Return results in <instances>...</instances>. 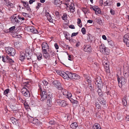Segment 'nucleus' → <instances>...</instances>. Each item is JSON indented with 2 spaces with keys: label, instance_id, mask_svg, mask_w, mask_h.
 <instances>
[{
  "label": "nucleus",
  "instance_id": "f257e3e1",
  "mask_svg": "<svg viewBox=\"0 0 129 129\" xmlns=\"http://www.w3.org/2000/svg\"><path fill=\"white\" fill-rule=\"evenodd\" d=\"M7 53L11 56H14L16 53V51L15 49L12 47H7L6 49Z\"/></svg>",
  "mask_w": 129,
  "mask_h": 129
},
{
  "label": "nucleus",
  "instance_id": "f03ea898",
  "mask_svg": "<svg viewBox=\"0 0 129 129\" xmlns=\"http://www.w3.org/2000/svg\"><path fill=\"white\" fill-rule=\"evenodd\" d=\"M58 75L61 76L64 79H69L72 78L73 73H57Z\"/></svg>",
  "mask_w": 129,
  "mask_h": 129
},
{
  "label": "nucleus",
  "instance_id": "7ed1b4c3",
  "mask_svg": "<svg viewBox=\"0 0 129 129\" xmlns=\"http://www.w3.org/2000/svg\"><path fill=\"white\" fill-rule=\"evenodd\" d=\"M47 98L46 99L47 100L46 103L47 106L49 107H51L52 104V100L53 98L52 94H48Z\"/></svg>",
  "mask_w": 129,
  "mask_h": 129
},
{
  "label": "nucleus",
  "instance_id": "20e7f679",
  "mask_svg": "<svg viewBox=\"0 0 129 129\" xmlns=\"http://www.w3.org/2000/svg\"><path fill=\"white\" fill-rule=\"evenodd\" d=\"M21 92L23 95L26 98L30 97V93L29 90L25 87H23L21 90Z\"/></svg>",
  "mask_w": 129,
  "mask_h": 129
},
{
  "label": "nucleus",
  "instance_id": "39448f33",
  "mask_svg": "<svg viewBox=\"0 0 129 129\" xmlns=\"http://www.w3.org/2000/svg\"><path fill=\"white\" fill-rule=\"evenodd\" d=\"M62 88L61 89H60V90H61L62 93L63 95H64L65 97H66L68 99L70 98V97H72V94L70 92H69L67 90L63 89L62 87Z\"/></svg>",
  "mask_w": 129,
  "mask_h": 129
},
{
  "label": "nucleus",
  "instance_id": "423d86ee",
  "mask_svg": "<svg viewBox=\"0 0 129 129\" xmlns=\"http://www.w3.org/2000/svg\"><path fill=\"white\" fill-rule=\"evenodd\" d=\"M52 84L54 86L59 90L62 88V86L59 81L57 80H54L52 82Z\"/></svg>",
  "mask_w": 129,
  "mask_h": 129
},
{
  "label": "nucleus",
  "instance_id": "0eeeda50",
  "mask_svg": "<svg viewBox=\"0 0 129 129\" xmlns=\"http://www.w3.org/2000/svg\"><path fill=\"white\" fill-rule=\"evenodd\" d=\"M2 60L4 62H10V63H13L14 61L12 59L9 58V56L7 55L5 56H2Z\"/></svg>",
  "mask_w": 129,
  "mask_h": 129
},
{
  "label": "nucleus",
  "instance_id": "6e6552de",
  "mask_svg": "<svg viewBox=\"0 0 129 129\" xmlns=\"http://www.w3.org/2000/svg\"><path fill=\"white\" fill-rule=\"evenodd\" d=\"M56 102L58 105L61 107H64L68 105L67 102L64 100H57L56 101Z\"/></svg>",
  "mask_w": 129,
  "mask_h": 129
},
{
  "label": "nucleus",
  "instance_id": "1a4fd4ad",
  "mask_svg": "<svg viewBox=\"0 0 129 129\" xmlns=\"http://www.w3.org/2000/svg\"><path fill=\"white\" fill-rule=\"evenodd\" d=\"M116 76L119 84H120L121 85H124L126 83L125 79L123 77L120 78L118 75H117Z\"/></svg>",
  "mask_w": 129,
  "mask_h": 129
},
{
  "label": "nucleus",
  "instance_id": "9d476101",
  "mask_svg": "<svg viewBox=\"0 0 129 129\" xmlns=\"http://www.w3.org/2000/svg\"><path fill=\"white\" fill-rule=\"evenodd\" d=\"M42 47V52H46L47 51V50H49V47L48 44L46 42H44L43 43Z\"/></svg>",
  "mask_w": 129,
  "mask_h": 129
},
{
  "label": "nucleus",
  "instance_id": "9b49d317",
  "mask_svg": "<svg viewBox=\"0 0 129 129\" xmlns=\"http://www.w3.org/2000/svg\"><path fill=\"white\" fill-rule=\"evenodd\" d=\"M102 96H100L97 98V100L101 104L103 105H105L106 104V102L102 97Z\"/></svg>",
  "mask_w": 129,
  "mask_h": 129
},
{
  "label": "nucleus",
  "instance_id": "f8f14e48",
  "mask_svg": "<svg viewBox=\"0 0 129 129\" xmlns=\"http://www.w3.org/2000/svg\"><path fill=\"white\" fill-rule=\"evenodd\" d=\"M92 48L90 45H87L84 46L83 50L85 52H90Z\"/></svg>",
  "mask_w": 129,
  "mask_h": 129
},
{
  "label": "nucleus",
  "instance_id": "ddd939ff",
  "mask_svg": "<svg viewBox=\"0 0 129 129\" xmlns=\"http://www.w3.org/2000/svg\"><path fill=\"white\" fill-rule=\"evenodd\" d=\"M48 94L45 91H43L42 92V93L41 94V100L42 101H43L44 100H45L47 98Z\"/></svg>",
  "mask_w": 129,
  "mask_h": 129
},
{
  "label": "nucleus",
  "instance_id": "4468645a",
  "mask_svg": "<svg viewBox=\"0 0 129 129\" xmlns=\"http://www.w3.org/2000/svg\"><path fill=\"white\" fill-rule=\"evenodd\" d=\"M11 20L12 23L16 24L18 23V17H17L15 15L12 16L11 18Z\"/></svg>",
  "mask_w": 129,
  "mask_h": 129
},
{
  "label": "nucleus",
  "instance_id": "2eb2a0df",
  "mask_svg": "<svg viewBox=\"0 0 129 129\" xmlns=\"http://www.w3.org/2000/svg\"><path fill=\"white\" fill-rule=\"evenodd\" d=\"M103 65L104 66V68L105 69L106 72V73H110L109 62H104L103 61Z\"/></svg>",
  "mask_w": 129,
  "mask_h": 129
},
{
  "label": "nucleus",
  "instance_id": "dca6fc26",
  "mask_svg": "<svg viewBox=\"0 0 129 129\" xmlns=\"http://www.w3.org/2000/svg\"><path fill=\"white\" fill-rule=\"evenodd\" d=\"M45 15L47 17V20L50 22H53V19L52 18L50 15L49 14V12L46 11Z\"/></svg>",
  "mask_w": 129,
  "mask_h": 129
},
{
  "label": "nucleus",
  "instance_id": "f3484780",
  "mask_svg": "<svg viewBox=\"0 0 129 129\" xmlns=\"http://www.w3.org/2000/svg\"><path fill=\"white\" fill-rule=\"evenodd\" d=\"M43 52V55L44 57L46 59H50V55L49 53L47 52V51Z\"/></svg>",
  "mask_w": 129,
  "mask_h": 129
},
{
  "label": "nucleus",
  "instance_id": "a211bd4d",
  "mask_svg": "<svg viewBox=\"0 0 129 129\" xmlns=\"http://www.w3.org/2000/svg\"><path fill=\"white\" fill-rule=\"evenodd\" d=\"M3 3L5 5L10 6V7L13 8L14 7L13 4L10 3V2L9 1L4 0Z\"/></svg>",
  "mask_w": 129,
  "mask_h": 129
},
{
  "label": "nucleus",
  "instance_id": "6ab92c4d",
  "mask_svg": "<svg viewBox=\"0 0 129 129\" xmlns=\"http://www.w3.org/2000/svg\"><path fill=\"white\" fill-rule=\"evenodd\" d=\"M25 58V55L24 53L23 52H20V56L19 59L20 60L22 61Z\"/></svg>",
  "mask_w": 129,
  "mask_h": 129
},
{
  "label": "nucleus",
  "instance_id": "aec40b11",
  "mask_svg": "<svg viewBox=\"0 0 129 129\" xmlns=\"http://www.w3.org/2000/svg\"><path fill=\"white\" fill-rule=\"evenodd\" d=\"M106 47L104 44H102L99 46V48L101 52L103 54L104 53V50L106 48Z\"/></svg>",
  "mask_w": 129,
  "mask_h": 129
},
{
  "label": "nucleus",
  "instance_id": "412c9836",
  "mask_svg": "<svg viewBox=\"0 0 129 129\" xmlns=\"http://www.w3.org/2000/svg\"><path fill=\"white\" fill-rule=\"evenodd\" d=\"M69 9L71 12L73 13L75 11V8L74 4H71L70 5Z\"/></svg>",
  "mask_w": 129,
  "mask_h": 129
},
{
  "label": "nucleus",
  "instance_id": "4be33fe9",
  "mask_svg": "<svg viewBox=\"0 0 129 129\" xmlns=\"http://www.w3.org/2000/svg\"><path fill=\"white\" fill-rule=\"evenodd\" d=\"M72 79H78L80 78V76L75 73H73Z\"/></svg>",
  "mask_w": 129,
  "mask_h": 129
},
{
  "label": "nucleus",
  "instance_id": "5701e85b",
  "mask_svg": "<svg viewBox=\"0 0 129 129\" xmlns=\"http://www.w3.org/2000/svg\"><path fill=\"white\" fill-rule=\"evenodd\" d=\"M78 126V124L76 122H74L72 123L70 125L71 127L73 128H76Z\"/></svg>",
  "mask_w": 129,
  "mask_h": 129
},
{
  "label": "nucleus",
  "instance_id": "b1692460",
  "mask_svg": "<svg viewBox=\"0 0 129 129\" xmlns=\"http://www.w3.org/2000/svg\"><path fill=\"white\" fill-rule=\"evenodd\" d=\"M72 97H70L69 98V99L71 102L73 104H76V106L77 105V104L78 103V101L77 100H74L72 98Z\"/></svg>",
  "mask_w": 129,
  "mask_h": 129
},
{
  "label": "nucleus",
  "instance_id": "393cba45",
  "mask_svg": "<svg viewBox=\"0 0 129 129\" xmlns=\"http://www.w3.org/2000/svg\"><path fill=\"white\" fill-rule=\"evenodd\" d=\"M9 107L12 110L14 111V112H18L19 110L18 109H15V108H14V107L12 105H10Z\"/></svg>",
  "mask_w": 129,
  "mask_h": 129
},
{
  "label": "nucleus",
  "instance_id": "a878e982",
  "mask_svg": "<svg viewBox=\"0 0 129 129\" xmlns=\"http://www.w3.org/2000/svg\"><path fill=\"white\" fill-rule=\"evenodd\" d=\"M37 59L39 60H41L42 58V54L40 53H37Z\"/></svg>",
  "mask_w": 129,
  "mask_h": 129
},
{
  "label": "nucleus",
  "instance_id": "bb28decb",
  "mask_svg": "<svg viewBox=\"0 0 129 129\" xmlns=\"http://www.w3.org/2000/svg\"><path fill=\"white\" fill-rule=\"evenodd\" d=\"M49 54L50 55V57H52L54 56L55 54L53 50H49Z\"/></svg>",
  "mask_w": 129,
  "mask_h": 129
},
{
  "label": "nucleus",
  "instance_id": "cd10ccee",
  "mask_svg": "<svg viewBox=\"0 0 129 129\" xmlns=\"http://www.w3.org/2000/svg\"><path fill=\"white\" fill-rule=\"evenodd\" d=\"M104 51V53H103V54L105 55H108L109 54L110 50L108 48H106Z\"/></svg>",
  "mask_w": 129,
  "mask_h": 129
},
{
  "label": "nucleus",
  "instance_id": "c85d7f7f",
  "mask_svg": "<svg viewBox=\"0 0 129 129\" xmlns=\"http://www.w3.org/2000/svg\"><path fill=\"white\" fill-rule=\"evenodd\" d=\"M34 28H35L33 27L30 26L27 27V29L28 31L31 33L32 30H34Z\"/></svg>",
  "mask_w": 129,
  "mask_h": 129
},
{
  "label": "nucleus",
  "instance_id": "c756f323",
  "mask_svg": "<svg viewBox=\"0 0 129 129\" xmlns=\"http://www.w3.org/2000/svg\"><path fill=\"white\" fill-rule=\"evenodd\" d=\"M64 35L66 39L67 40H69V41H70V37H68V36L69 35V34L67 32H65L64 33Z\"/></svg>",
  "mask_w": 129,
  "mask_h": 129
},
{
  "label": "nucleus",
  "instance_id": "7c9ffc66",
  "mask_svg": "<svg viewBox=\"0 0 129 129\" xmlns=\"http://www.w3.org/2000/svg\"><path fill=\"white\" fill-rule=\"evenodd\" d=\"M96 85L97 86L98 88H101L103 86V84L102 82H100L99 83L96 84Z\"/></svg>",
  "mask_w": 129,
  "mask_h": 129
},
{
  "label": "nucleus",
  "instance_id": "2f4dec72",
  "mask_svg": "<svg viewBox=\"0 0 129 129\" xmlns=\"http://www.w3.org/2000/svg\"><path fill=\"white\" fill-rule=\"evenodd\" d=\"M101 113L99 112H96L95 113V116L96 118H101Z\"/></svg>",
  "mask_w": 129,
  "mask_h": 129
},
{
  "label": "nucleus",
  "instance_id": "473e14b6",
  "mask_svg": "<svg viewBox=\"0 0 129 129\" xmlns=\"http://www.w3.org/2000/svg\"><path fill=\"white\" fill-rule=\"evenodd\" d=\"M27 54H28V56L27 55L26 56V57L27 58V60H29L30 59V61H32V59H31L32 58V56H31L30 55V54L29 53H27Z\"/></svg>",
  "mask_w": 129,
  "mask_h": 129
},
{
  "label": "nucleus",
  "instance_id": "72a5a7b5",
  "mask_svg": "<svg viewBox=\"0 0 129 129\" xmlns=\"http://www.w3.org/2000/svg\"><path fill=\"white\" fill-rule=\"evenodd\" d=\"M96 82L95 84H97L98 83H99L100 82H102V80L101 78L100 77L97 78L96 79Z\"/></svg>",
  "mask_w": 129,
  "mask_h": 129
},
{
  "label": "nucleus",
  "instance_id": "f704fd0d",
  "mask_svg": "<svg viewBox=\"0 0 129 129\" xmlns=\"http://www.w3.org/2000/svg\"><path fill=\"white\" fill-rule=\"evenodd\" d=\"M96 21L98 24L101 25H102L103 24L102 20L101 18L98 19Z\"/></svg>",
  "mask_w": 129,
  "mask_h": 129
},
{
  "label": "nucleus",
  "instance_id": "c9c22d12",
  "mask_svg": "<svg viewBox=\"0 0 129 129\" xmlns=\"http://www.w3.org/2000/svg\"><path fill=\"white\" fill-rule=\"evenodd\" d=\"M97 92L98 93V95L100 96H103L101 88H98V89L97 90Z\"/></svg>",
  "mask_w": 129,
  "mask_h": 129
},
{
  "label": "nucleus",
  "instance_id": "e433bc0d",
  "mask_svg": "<svg viewBox=\"0 0 129 129\" xmlns=\"http://www.w3.org/2000/svg\"><path fill=\"white\" fill-rule=\"evenodd\" d=\"M96 109H97L98 110V111H100L101 110V106L98 103V104H96Z\"/></svg>",
  "mask_w": 129,
  "mask_h": 129
},
{
  "label": "nucleus",
  "instance_id": "4c0bfd02",
  "mask_svg": "<svg viewBox=\"0 0 129 129\" xmlns=\"http://www.w3.org/2000/svg\"><path fill=\"white\" fill-rule=\"evenodd\" d=\"M124 43L126 44L127 46L128 47V49H129V40H125V39H124Z\"/></svg>",
  "mask_w": 129,
  "mask_h": 129
},
{
  "label": "nucleus",
  "instance_id": "58836bf2",
  "mask_svg": "<svg viewBox=\"0 0 129 129\" xmlns=\"http://www.w3.org/2000/svg\"><path fill=\"white\" fill-rule=\"evenodd\" d=\"M101 12V11L100 10V9L99 7H98L96 11H95V14L96 15L100 14Z\"/></svg>",
  "mask_w": 129,
  "mask_h": 129
},
{
  "label": "nucleus",
  "instance_id": "ea45409f",
  "mask_svg": "<svg viewBox=\"0 0 129 129\" xmlns=\"http://www.w3.org/2000/svg\"><path fill=\"white\" fill-rule=\"evenodd\" d=\"M100 125L98 124H95L93 127V129H97L99 126Z\"/></svg>",
  "mask_w": 129,
  "mask_h": 129
},
{
  "label": "nucleus",
  "instance_id": "a19ab883",
  "mask_svg": "<svg viewBox=\"0 0 129 129\" xmlns=\"http://www.w3.org/2000/svg\"><path fill=\"white\" fill-rule=\"evenodd\" d=\"M129 38V34H126L125 35L124 37V39H123V41L124 42V39H126V40H129L128 39V38Z\"/></svg>",
  "mask_w": 129,
  "mask_h": 129
},
{
  "label": "nucleus",
  "instance_id": "79ce46f5",
  "mask_svg": "<svg viewBox=\"0 0 129 129\" xmlns=\"http://www.w3.org/2000/svg\"><path fill=\"white\" fill-rule=\"evenodd\" d=\"M10 89L9 88L6 89L4 92L3 94L4 95H6L7 96L6 94H8L9 92Z\"/></svg>",
  "mask_w": 129,
  "mask_h": 129
},
{
  "label": "nucleus",
  "instance_id": "37998d69",
  "mask_svg": "<svg viewBox=\"0 0 129 129\" xmlns=\"http://www.w3.org/2000/svg\"><path fill=\"white\" fill-rule=\"evenodd\" d=\"M110 4V2L109 0H107L104 3V5L105 6L109 5Z\"/></svg>",
  "mask_w": 129,
  "mask_h": 129
},
{
  "label": "nucleus",
  "instance_id": "c03bdc74",
  "mask_svg": "<svg viewBox=\"0 0 129 129\" xmlns=\"http://www.w3.org/2000/svg\"><path fill=\"white\" fill-rule=\"evenodd\" d=\"M88 87L91 91L92 92L93 91V87L91 86V84H88Z\"/></svg>",
  "mask_w": 129,
  "mask_h": 129
},
{
  "label": "nucleus",
  "instance_id": "a18cd8bd",
  "mask_svg": "<svg viewBox=\"0 0 129 129\" xmlns=\"http://www.w3.org/2000/svg\"><path fill=\"white\" fill-rule=\"evenodd\" d=\"M62 19L64 20L67 19V15L66 13L64 14L63 16L62 17Z\"/></svg>",
  "mask_w": 129,
  "mask_h": 129
},
{
  "label": "nucleus",
  "instance_id": "49530a36",
  "mask_svg": "<svg viewBox=\"0 0 129 129\" xmlns=\"http://www.w3.org/2000/svg\"><path fill=\"white\" fill-rule=\"evenodd\" d=\"M98 7L97 6H93L92 7L91 6L90 9H92L93 10L95 11L97 9Z\"/></svg>",
  "mask_w": 129,
  "mask_h": 129
},
{
  "label": "nucleus",
  "instance_id": "de8ad7c7",
  "mask_svg": "<svg viewBox=\"0 0 129 129\" xmlns=\"http://www.w3.org/2000/svg\"><path fill=\"white\" fill-rule=\"evenodd\" d=\"M21 2L23 4V6L25 7L28 4V3L27 2H25L21 1Z\"/></svg>",
  "mask_w": 129,
  "mask_h": 129
},
{
  "label": "nucleus",
  "instance_id": "09e8293b",
  "mask_svg": "<svg viewBox=\"0 0 129 129\" xmlns=\"http://www.w3.org/2000/svg\"><path fill=\"white\" fill-rule=\"evenodd\" d=\"M49 124L52 125H54L56 123L55 121L54 120H51L49 122Z\"/></svg>",
  "mask_w": 129,
  "mask_h": 129
},
{
  "label": "nucleus",
  "instance_id": "8fccbe9b",
  "mask_svg": "<svg viewBox=\"0 0 129 129\" xmlns=\"http://www.w3.org/2000/svg\"><path fill=\"white\" fill-rule=\"evenodd\" d=\"M83 12L85 14L88 11V9L85 8H82V9Z\"/></svg>",
  "mask_w": 129,
  "mask_h": 129
},
{
  "label": "nucleus",
  "instance_id": "3c124183",
  "mask_svg": "<svg viewBox=\"0 0 129 129\" xmlns=\"http://www.w3.org/2000/svg\"><path fill=\"white\" fill-rule=\"evenodd\" d=\"M60 1L59 0H54V3L55 5H57V4H59Z\"/></svg>",
  "mask_w": 129,
  "mask_h": 129
},
{
  "label": "nucleus",
  "instance_id": "603ef678",
  "mask_svg": "<svg viewBox=\"0 0 129 129\" xmlns=\"http://www.w3.org/2000/svg\"><path fill=\"white\" fill-rule=\"evenodd\" d=\"M108 43L111 46H113L114 44L113 42L111 40L109 41H108Z\"/></svg>",
  "mask_w": 129,
  "mask_h": 129
},
{
  "label": "nucleus",
  "instance_id": "864d4df0",
  "mask_svg": "<svg viewBox=\"0 0 129 129\" xmlns=\"http://www.w3.org/2000/svg\"><path fill=\"white\" fill-rule=\"evenodd\" d=\"M81 31L83 34H85L86 31L84 27H83L81 29Z\"/></svg>",
  "mask_w": 129,
  "mask_h": 129
},
{
  "label": "nucleus",
  "instance_id": "5fc2aeb1",
  "mask_svg": "<svg viewBox=\"0 0 129 129\" xmlns=\"http://www.w3.org/2000/svg\"><path fill=\"white\" fill-rule=\"evenodd\" d=\"M44 85H47L48 84V82L45 80H43L42 81Z\"/></svg>",
  "mask_w": 129,
  "mask_h": 129
},
{
  "label": "nucleus",
  "instance_id": "6e6d98bb",
  "mask_svg": "<svg viewBox=\"0 0 129 129\" xmlns=\"http://www.w3.org/2000/svg\"><path fill=\"white\" fill-rule=\"evenodd\" d=\"M34 29V30H32L31 33H32L33 34H37L38 33V31L35 28Z\"/></svg>",
  "mask_w": 129,
  "mask_h": 129
},
{
  "label": "nucleus",
  "instance_id": "4d7b16f0",
  "mask_svg": "<svg viewBox=\"0 0 129 129\" xmlns=\"http://www.w3.org/2000/svg\"><path fill=\"white\" fill-rule=\"evenodd\" d=\"M25 8L28 11H30L31 9H30L28 4Z\"/></svg>",
  "mask_w": 129,
  "mask_h": 129
},
{
  "label": "nucleus",
  "instance_id": "13d9d810",
  "mask_svg": "<svg viewBox=\"0 0 129 129\" xmlns=\"http://www.w3.org/2000/svg\"><path fill=\"white\" fill-rule=\"evenodd\" d=\"M78 34V32L77 33H74L72 34V35L71 36V37H73L74 36H75L77 35Z\"/></svg>",
  "mask_w": 129,
  "mask_h": 129
},
{
  "label": "nucleus",
  "instance_id": "bf43d9fd",
  "mask_svg": "<svg viewBox=\"0 0 129 129\" xmlns=\"http://www.w3.org/2000/svg\"><path fill=\"white\" fill-rule=\"evenodd\" d=\"M122 101L123 104V105L125 106L127 104V103L126 100H122Z\"/></svg>",
  "mask_w": 129,
  "mask_h": 129
},
{
  "label": "nucleus",
  "instance_id": "052dcab7",
  "mask_svg": "<svg viewBox=\"0 0 129 129\" xmlns=\"http://www.w3.org/2000/svg\"><path fill=\"white\" fill-rule=\"evenodd\" d=\"M15 26H13L11 27L9 29V31H12L14 29H15Z\"/></svg>",
  "mask_w": 129,
  "mask_h": 129
},
{
  "label": "nucleus",
  "instance_id": "680f3d73",
  "mask_svg": "<svg viewBox=\"0 0 129 129\" xmlns=\"http://www.w3.org/2000/svg\"><path fill=\"white\" fill-rule=\"evenodd\" d=\"M123 75L125 78L129 77V73H123Z\"/></svg>",
  "mask_w": 129,
  "mask_h": 129
},
{
  "label": "nucleus",
  "instance_id": "e2e57ef3",
  "mask_svg": "<svg viewBox=\"0 0 129 129\" xmlns=\"http://www.w3.org/2000/svg\"><path fill=\"white\" fill-rule=\"evenodd\" d=\"M10 119L12 120V122L13 123H14V122H15L16 121V119L13 117H11Z\"/></svg>",
  "mask_w": 129,
  "mask_h": 129
},
{
  "label": "nucleus",
  "instance_id": "0e129e2a",
  "mask_svg": "<svg viewBox=\"0 0 129 129\" xmlns=\"http://www.w3.org/2000/svg\"><path fill=\"white\" fill-rule=\"evenodd\" d=\"M41 4L40 3H38L37 6L36 7V9L38 10L39 8L41 6Z\"/></svg>",
  "mask_w": 129,
  "mask_h": 129
},
{
  "label": "nucleus",
  "instance_id": "69168bd1",
  "mask_svg": "<svg viewBox=\"0 0 129 129\" xmlns=\"http://www.w3.org/2000/svg\"><path fill=\"white\" fill-rule=\"evenodd\" d=\"M69 27L72 29H74L75 28V27L73 25H69Z\"/></svg>",
  "mask_w": 129,
  "mask_h": 129
},
{
  "label": "nucleus",
  "instance_id": "338daca9",
  "mask_svg": "<svg viewBox=\"0 0 129 129\" xmlns=\"http://www.w3.org/2000/svg\"><path fill=\"white\" fill-rule=\"evenodd\" d=\"M54 47L56 49H59V47L57 44L55 43L54 45Z\"/></svg>",
  "mask_w": 129,
  "mask_h": 129
},
{
  "label": "nucleus",
  "instance_id": "774afa93",
  "mask_svg": "<svg viewBox=\"0 0 129 129\" xmlns=\"http://www.w3.org/2000/svg\"><path fill=\"white\" fill-rule=\"evenodd\" d=\"M126 121L127 123H128L129 121V115H127L126 117Z\"/></svg>",
  "mask_w": 129,
  "mask_h": 129
}]
</instances>
